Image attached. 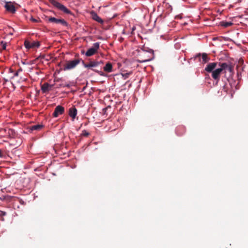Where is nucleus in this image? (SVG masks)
I'll return each instance as SVG.
<instances>
[{
	"instance_id": "obj_33",
	"label": "nucleus",
	"mask_w": 248,
	"mask_h": 248,
	"mask_svg": "<svg viewBox=\"0 0 248 248\" xmlns=\"http://www.w3.org/2000/svg\"><path fill=\"white\" fill-rule=\"evenodd\" d=\"M62 85L61 84V85H60L58 87V88H60V87H62Z\"/></svg>"
},
{
	"instance_id": "obj_3",
	"label": "nucleus",
	"mask_w": 248,
	"mask_h": 248,
	"mask_svg": "<svg viewBox=\"0 0 248 248\" xmlns=\"http://www.w3.org/2000/svg\"><path fill=\"white\" fill-rule=\"evenodd\" d=\"M49 2L58 9L64 12L65 14H71V11L68 9L65 6L60 3L56 0H48Z\"/></svg>"
},
{
	"instance_id": "obj_14",
	"label": "nucleus",
	"mask_w": 248,
	"mask_h": 248,
	"mask_svg": "<svg viewBox=\"0 0 248 248\" xmlns=\"http://www.w3.org/2000/svg\"><path fill=\"white\" fill-rule=\"evenodd\" d=\"M68 114L73 119V120L76 118L77 114V109L74 106L69 109Z\"/></svg>"
},
{
	"instance_id": "obj_10",
	"label": "nucleus",
	"mask_w": 248,
	"mask_h": 248,
	"mask_svg": "<svg viewBox=\"0 0 248 248\" xmlns=\"http://www.w3.org/2000/svg\"><path fill=\"white\" fill-rule=\"evenodd\" d=\"M53 86V85L49 84L46 82L44 83L43 84L41 85V91L43 93H48L52 90Z\"/></svg>"
},
{
	"instance_id": "obj_27",
	"label": "nucleus",
	"mask_w": 248,
	"mask_h": 248,
	"mask_svg": "<svg viewBox=\"0 0 248 248\" xmlns=\"http://www.w3.org/2000/svg\"><path fill=\"white\" fill-rule=\"evenodd\" d=\"M2 156H3V154H2V152H1V150L0 149V157H2Z\"/></svg>"
},
{
	"instance_id": "obj_4",
	"label": "nucleus",
	"mask_w": 248,
	"mask_h": 248,
	"mask_svg": "<svg viewBox=\"0 0 248 248\" xmlns=\"http://www.w3.org/2000/svg\"><path fill=\"white\" fill-rule=\"evenodd\" d=\"M100 43L96 42L93 44L92 47L90 48L86 52L85 55L87 57H91L98 52V50L99 49Z\"/></svg>"
},
{
	"instance_id": "obj_19",
	"label": "nucleus",
	"mask_w": 248,
	"mask_h": 248,
	"mask_svg": "<svg viewBox=\"0 0 248 248\" xmlns=\"http://www.w3.org/2000/svg\"><path fill=\"white\" fill-rule=\"evenodd\" d=\"M24 46L26 48H31V43H30L29 41L26 40L24 42Z\"/></svg>"
},
{
	"instance_id": "obj_30",
	"label": "nucleus",
	"mask_w": 248,
	"mask_h": 248,
	"mask_svg": "<svg viewBox=\"0 0 248 248\" xmlns=\"http://www.w3.org/2000/svg\"><path fill=\"white\" fill-rule=\"evenodd\" d=\"M22 71V69L21 68H19L17 71H19V73L20 72H21Z\"/></svg>"
},
{
	"instance_id": "obj_23",
	"label": "nucleus",
	"mask_w": 248,
	"mask_h": 248,
	"mask_svg": "<svg viewBox=\"0 0 248 248\" xmlns=\"http://www.w3.org/2000/svg\"><path fill=\"white\" fill-rule=\"evenodd\" d=\"M130 73H126L125 74H123V76L124 78H128L129 76L130 75Z\"/></svg>"
},
{
	"instance_id": "obj_5",
	"label": "nucleus",
	"mask_w": 248,
	"mask_h": 248,
	"mask_svg": "<svg viewBox=\"0 0 248 248\" xmlns=\"http://www.w3.org/2000/svg\"><path fill=\"white\" fill-rule=\"evenodd\" d=\"M48 22L50 23H54L57 24H60L63 26L66 27L68 26L67 22L63 19H58L54 17L47 16Z\"/></svg>"
},
{
	"instance_id": "obj_12",
	"label": "nucleus",
	"mask_w": 248,
	"mask_h": 248,
	"mask_svg": "<svg viewBox=\"0 0 248 248\" xmlns=\"http://www.w3.org/2000/svg\"><path fill=\"white\" fill-rule=\"evenodd\" d=\"M217 62H210L205 68V70L208 72H212L217 67Z\"/></svg>"
},
{
	"instance_id": "obj_32",
	"label": "nucleus",
	"mask_w": 248,
	"mask_h": 248,
	"mask_svg": "<svg viewBox=\"0 0 248 248\" xmlns=\"http://www.w3.org/2000/svg\"><path fill=\"white\" fill-rule=\"evenodd\" d=\"M197 56V57H200V56H201V54H198Z\"/></svg>"
},
{
	"instance_id": "obj_18",
	"label": "nucleus",
	"mask_w": 248,
	"mask_h": 248,
	"mask_svg": "<svg viewBox=\"0 0 248 248\" xmlns=\"http://www.w3.org/2000/svg\"><path fill=\"white\" fill-rule=\"evenodd\" d=\"M202 59L204 63H206L209 60V58L208 57L207 54L203 53L202 54Z\"/></svg>"
},
{
	"instance_id": "obj_29",
	"label": "nucleus",
	"mask_w": 248,
	"mask_h": 248,
	"mask_svg": "<svg viewBox=\"0 0 248 248\" xmlns=\"http://www.w3.org/2000/svg\"><path fill=\"white\" fill-rule=\"evenodd\" d=\"M60 80V79H59V78H58V79H54V81H57V82L59 81Z\"/></svg>"
},
{
	"instance_id": "obj_28",
	"label": "nucleus",
	"mask_w": 248,
	"mask_h": 248,
	"mask_svg": "<svg viewBox=\"0 0 248 248\" xmlns=\"http://www.w3.org/2000/svg\"><path fill=\"white\" fill-rule=\"evenodd\" d=\"M9 72L11 73H14V70L12 68L9 69Z\"/></svg>"
},
{
	"instance_id": "obj_20",
	"label": "nucleus",
	"mask_w": 248,
	"mask_h": 248,
	"mask_svg": "<svg viewBox=\"0 0 248 248\" xmlns=\"http://www.w3.org/2000/svg\"><path fill=\"white\" fill-rule=\"evenodd\" d=\"M40 44L39 42H33L31 43V48L39 47Z\"/></svg>"
},
{
	"instance_id": "obj_31",
	"label": "nucleus",
	"mask_w": 248,
	"mask_h": 248,
	"mask_svg": "<svg viewBox=\"0 0 248 248\" xmlns=\"http://www.w3.org/2000/svg\"><path fill=\"white\" fill-rule=\"evenodd\" d=\"M4 81H5V82H8V79H7L4 78Z\"/></svg>"
},
{
	"instance_id": "obj_22",
	"label": "nucleus",
	"mask_w": 248,
	"mask_h": 248,
	"mask_svg": "<svg viewBox=\"0 0 248 248\" xmlns=\"http://www.w3.org/2000/svg\"><path fill=\"white\" fill-rule=\"evenodd\" d=\"M2 45V48L3 49H5L6 47V43L2 41L1 42Z\"/></svg>"
},
{
	"instance_id": "obj_15",
	"label": "nucleus",
	"mask_w": 248,
	"mask_h": 248,
	"mask_svg": "<svg viewBox=\"0 0 248 248\" xmlns=\"http://www.w3.org/2000/svg\"><path fill=\"white\" fill-rule=\"evenodd\" d=\"M104 71L107 72V73H110L112 71V64L108 62L107 63L106 65L104 67Z\"/></svg>"
},
{
	"instance_id": "obj_8",
	"label": "nucleus",
	"mask_w": 248,
	"mask_h": 248,
	"mask_svg": "<svg viewBox=\"0 0 248 248\" xmlns=\"http://www.w3.org/2000/svg\"><path fill=\"white\" fill-rule=\"evenodd\" d=\"M223 71L222 68L220 67V68L215 69L212 72V77L217 81H218L220 79V76L221 73Z\"/></svg>"
},
{
	"instance_id": "obj_17",
	"label": "nucleus",
	"mask_w": 248,
	"mask_h": 248,
	"mask_svg": "<svg viewBox=\"0 0 248 248\" xmlns=\"http://www.w3.org/2000/svg\"><path fill=\"white\" fill-rule=\"evenodd\" d=\"M220 25L224 28H227L228 27L231 26L232 25V23L231 22H224L222 21L220 23Z\"/></svg>"
},
{
	"instance_id": "obj_7",
	"label": "nucleus",
	"mask_w": 248,
	"mask_h": 248,
	"mask_svg": "<svg viewBox=\"0 0 248 248\" xmlns=\"http://www.w3.org/2000/svg\"><path fill=\"white\" fill-rule=\"evenodd\" d=\"M218 65L220 67L222 68L223 71H224L225 73H226L227 71L230 72V74L233 73V66L231 63L219 62Z\"/></svg>"
},
{
	"instance_id": "obj_13",
	"label": "nucleus",
	"mask_w": 248,
	"mask_h": 248,
	"mask_svg": "<svg viewBox=\"0 0 248 248\" xmlns=\"http://www.w3.org/2000/svg\"><path fill=\"white\" fill-rule=\"evenodd\" d=\"M91 15L92 16L93 19L100 24H103L104 20L102 19L95 12L92 11L91 12Z\"/></svg>"
},
{
	"instance_id": "obj_6",
	"label": "nucleus",
	"mask_w": 248,
	"mask_h": 248,
	"mask_svg": "<svg viewBox=\"0 0 248 248\" xmlns=\"http://www.w3.org/2000/svg\"><path fill=\"white\" fill-rule=\"evenodd\" d=\"M143 52L145 54H146L147 53L149 54V55L148 56H145L143 57H141L140 60H139L138 61L140 63H143L145 62H147L149 61H151L153 58V55L154 52L153 50L149 49L148 51H145L144 50H143Z\"/></svg>"
},
{
	"instance_id": "obj_11",
	"label": "nucleus",
	"mask_w": 248,
	"mask_h": 248,
	"mask_svg": "<svg viewBox=\"0 0 248 248\" xmlns=\"http://www.w3.org/2000/svg\"><path fill=\"white\" fill-rule=\"evenodd\" d=\"M4 7L8 12L12 13H14L16 12L15 7L11 2H6Z\"/></svg>"
},
{
	"instance_id": "obj_21",
	"label": "nucleus",
	"mask_w": 248,
	"mask_h": 248,
	"mask_svg": "<svg viewBox=\"0 0 248 248\" xmlns=\"http://www.w3.org/2000/svg\"><path fill=\"white\" fill-rule=\"evenodd\" d=\"M90 135V133L87 131L86 130H84L82 131L81 135L84 137H88Z\"/></svg>"
},
{
	"instance_id": "obj_2",
	"label": "nucleus",
	"mask_w": 248,
	"mask_h": 248,
	"mask_svg": "<svg viewBox=\"0 0 248 248\" xmlns=\"http://www.w3.org/2000/svg\"><path fill=\"white\" fill-rule=\"evenodd\" d=\"M82 61L81 59H78L67 62L64 65L63 70H71L75 68L80 63V61Z\"/></svg>"
},
{
	"instance_id": "obj_9",
	"label": "nucleus",
	"mask_w": 248,
	"mask_h": 248,
	"mask_svg": "<svg viewBox=\"0 0 248 248\" xmlns=\"http://www.w3.org/2000/svg\"><path fill=\"white\" fill-rule=\"evenodd\" d=\"M64 112V108L60 105L57 106L54 110V112L52 114V116L54 117H57L59 115L62 114Z\"/></svg>"
},
{
	"instance_id": "obj_25",
	"label": "nucleus",
	"mask_w": 248,
	"mask_h": 248,
	"mask_svg": "<svg viewBox=\"0 0 248 248\" xmlns=\"http://www.w3.org/2000/svg\"><path fill=\"white\" fill-rule=\"evenodd\" d=\"M6 215V213L5 212L0 210V217L4 216Z\"/></svg>"
},
{
	"instance_id": "obj_26",
	"label": "nucleus",
	"mask_w": 248,
	"mask_h": 248,
	"mask_svg": "<svg viewBox=\"0 0 248 248\" xmlns=\"http://www.w3.org/2000/svg\"><path fill=\"white\" fill-rule=\"evenodd\" d=\"M31 20L32 21L34 22H37V19H34V18H33L32 17L31 18Z\"/></svg>"
},
{
	"instance_id": "obj_1",
	"label": "nucleus",
	"mask_w": 248,
	"mask_h": 248,
	"mask_svg": "<svg viewBox=\"0 0 248 248\" xmlns=\"http://www.w3.org/2000/svg\"><path fill=\"white\" fill-rule=\"evenodd\" d=\"M82 63L84 67L91 69L92 70L97 73L100 76H105V74L102 71L98 70L95 68L98 67L100 64H103L102 61H91L89 63H85L84 61H82Z\"/></svg>"
},
{
	"instance_id": "obj_16",
	"label": "nucleus",
	"mask_w": 248,
	"mask_h": 248,
	"mask_svg": "<svg viewBox=\"0 0 248 248\" xmlns=\"http://www.w3.org/2000/svg\"><path fill=\"white\" fill-rule=\"evenodd\" d=\"M43 127V125L42 124H36L31 126L30 127V129L32 131L34 130L39 131Z\"/></svg>"
},
{
	"instance_id": "obj_24",
	"label": "nucleus",
	"mask_w": 248,
	"mask_h": 248,
	"mask_svg": "<svg viewBox=\"0 0 248 248\" xmlns=\"http://www.w3.org/2000/svg\"><path fill=\"white\" fill-rule=\"evenodd\" d=\"M19 75V71H16L14 73V76L11 77V78H13L15 77H17Z\"/></svg>"
}]
</instances>
